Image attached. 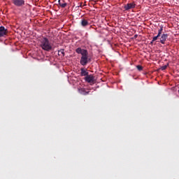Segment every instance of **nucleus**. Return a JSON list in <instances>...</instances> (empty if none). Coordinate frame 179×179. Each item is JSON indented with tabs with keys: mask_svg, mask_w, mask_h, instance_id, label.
Instances as JSON below:
<instances>
[{
	"mask_svg": "<svg viewBox=\"0 0 179 179\" xmlns=\"http://www.w3.org/2000/svg\"><path fill=\"white\" fill-rule=\"evenodd\" d=\"M41 48L44 51H51L52 50V45L50 43L49 39L43 38L41 41Z\"/></svg>",
	"mask_w": 179,
	"mask_h": 179,
	"instance_id": "obj_1",
	"label": "nucleus"
},
{
	"mask_svg": "<svg viewBox=\"0 0 179 179\" xmlns=\"http://www.w3.org/2000/svg\"><path fill=\"white\" fill-rule=\"evenodd\" d=\"M11 1L13 2V4L17 7H22L25 5L24 0H11Z\"/></svg>",
	"mask_w": 179,
	"mask_h": 179,
	"instance_id": "obj_2",
	"label": "nucleus"
},
{
	"mask_svg": "<svg viewBox=\"0 0 179 179\" xmlns=\"http://www.w3.org/2000/svg\"><path fill=\"white\" fill-rule=\"evenodd\" d=\"M76 54H80L83 56H88V52L87 50L82 49L81 48H78L76 49Z\"/></svg>",
	"mask_w": 179,
	"mask_h": 179,
	"instance_id": "obj_3",
	"label": "nucleus"
},
{
	"mask_svg": "<svg viewBox=\"0 0 179 179\" xmlns=\"http://www.w3.org/2000/svg\"><path fill=\"white\" fill-rule=\"evenodd\" d=\"M136 6V5L135 2L129 3L126 4V5H124V10L128 11L129 10L135 8Z\"/></svg>",
	"mask_w": 179,
	"mask_h": 179,
	"instance_id": "obj_4",
	"label": "nucleus"
},
{
	"mask_svg": "<svg viewBox=\"0 0 179 179\" xmlns=\"http://www.w3.org/2000/svg\"><path fill=\"white\" fill-rule=\"evenodd\" d=\"M88 63V55L82 56L81 59H80V64L82 66H85Z\"/></svg>",
	"mask_w": 179,
	"mask_h": 179,
	"instance_id": "obj_5",
	"label": "nucleus"
},
{
	"mask_svg": "<svg viewBox=\"0 0 179 179\" xmlns=\"http://www.w3.org/2000/svg\"><path fill=\"white\" fill-rule=\"evenodd\" d=\"M85 80L88 83H94V76L92 75L87 76L85 78Z\"/></svg>",
	"mask_w": 179,
	"mask_h": 179,
	"instance_id": "obj_6",
	"label": "nucleus"
},
{
	"mask_svg": "<svg viewBox=\"0 0 179 179\" xmlns=\"http://www.w3.org/2000/svg\"><path fill=\"white\" fill-rule=\"evenodd\" d=\"M8 34V29L5 27H0V37H3Z\"/></svg>",
	"mask_w": 179,
	"mask_h": 179,
	"instance_id": "obj_7",
	"label": "nucleus"
},
{
	"mask_svg": "<svg viewBox=\"0 0 179 179\" xmlns=\"http://www.w3.org/2000/svg\"><path fill=\"white\" fill-rule=\"evenodd\" d=\"M169 35L167 34H163L161 35L160 43L162 45L166 43V39L168 38Z\"/></svg>",
	"mask_w": 179,
	"mask_h": 179,
	"instance_id": "obj_8",
	"label": "nucleus"
},
{
	"mask_svg": "<svg viewBox=\"0 0 179 179\" xmlns=\"http://www.w3.org/2000/svg\"><path fill=\"white\" fill-rule=\"evenodd\" d=\"M80 71H81V73H80L81 76L87 77V76H90L87 69H85L84 68H81Z\"/></svg>",
	"mask_w": 179,
	"mask_h": 179,
	"instance_id": "obj_9",
	"label": "nucleus"
},
{
	"mask_svg": "<svg viewBox=\"0 0 179 179\" xmlns=\"http://www.w3.org/2000/svg\"><path fill=\"white\" fill-rule=\"evenodd\" d=\"M78 92L85 96L89 94L90 93V92L85 91L84 88H78Z\"/></svg>",
	"mask_w": 179,
	"mask_h": 179,
	"instance_id": "obj_10",
	"label": "nucleus"
},
{
	"mask_svg": "<svg viewBox=\"0 0 179 179\" xmlns=\"http://www.w3.org/2000/svg\"><path fill=\"white\" fill-rule=\"evenodd\" d=\"M81 25L85 27L89 25V22L87 20L85 19H82L81 20Z\"/></svg>",
	"mask_w": 179,
	"mask_h": 179,
	"instance_id": "obj_11",
	"label": "nucleus"
},
{
	"mask_svg": "<svg viewBox=\"0 0 179 179\" xmlns=\"http://www.w3.org/2000/svg\"><path fill=\"white\" fill-rule=\"evenodd\" d=\"M64 55H65V53H64V49H61L60 50L58 51V56L64 57Z\"/></svg>",
	"mask_w": 179,
	"mask_h": 179,
	"instance_id": "obj_12",
	"label": "nucleus"
},
{
	"mask_svg": "<svg viewBox=\"0 0 179 179\" xmlns=\"http://www.w3.org/2000/svg\"><path fill=\"white\" fill-rule=\"evenodd\" d=\"M60 6V7H62V8L66 7L67 6V3L66 2H64L63 3H60V4H59Z\"/></svg>",
	"mask_w": 179,
	"mask_h": 179,
	"instance_id": "obj_13",
	"label": "nucleus"
},
{
	"mask_svg": "<svg viewBox=\"0 0 179 179\" xmlns=\"http://www.w3.org/2000/svg\"><path fill=\"white\" fill-rule=\"evenodd\" d=\"M161 36V35L157 34V36H155L152 39V42H155L156 41L157 39H159V38Z\"/></svg>",
	"mask_w": 179,
	"mask_h": 179,
	"instance_id": "obj_14",
	"label": "nucleus"
},
{
	"mask_svg": "<svg viewBox=\"0 0 179 179\" xmlns=\"http://www.w3.org/2000/svg\"><path fill=\"white\" fill-rule=\"evenodd\" d=\"M163 29H164V27L161 25L160 26V29L158 30V35L162 34V32L163 31Z\"/></svg>",
	"mask_w": 179,
	"mask_h": 179,
	"instance_id": "obj_15",
	"label": "nucleus"
},
{
	"mask_svg": "<svg viewBox=\"0 0 179 179\" xmlns=\"http://www.w3.org/2000/svg\"><path fill=\"white\" fill-rule=\"evenodd\" d=\"M136 68H137L138 71H141L143 69V66H141V65H137Z\"/></svg>",
	"mask_w": 179,
	"mask_h": 179,
	"instance_id": "obj_16",
	"label": "nucleus"
},
{
	"mask_svg": "<svg viewBox=\"0 0 179 179\" xmlns=\"http://www.w3.org/2000/svg\"><path fill=\"white\" fill-rule=\"evenodd\" d=\"M168 66H169L168 64H167V65L162 66L161 67V70H162V71L166 70Z\"/></svg>",
	"mask_w": 179,
	"mask_h": 179,
	"instance_id": "obj_17",
	"label": "nucleus"
},
{
	"mask_svg": "<svg viewBox=\"0 0 179 179\" xmlns=\"http://www.w3.org/2000/svg\"><path fill=\"white\" fill-rule=\"evenodd\" d=\"M58 3H59V5L60 3H62L61 0H59V1H58Z\"/></svg>",
	"mask_w": 179,
	"mask_h": 179,
	"instance_id": "obj_18",
	"label": "nucleus"
},
{
	"mask_svg": "<svg viewBox=\"0 0 179 179\" xmlns=\"http://www.w3.org/2000/svg\"><path fill=\"white\" fill-rule=\"evenodd\" d=\"M154 41H151L150 44L152 45Z\"/></svg>",
	"mask_w": 179,
	"mask_h": 179,
	"instance_id": "obj_19",
	"label": "nucleus"
},
{
	"mask_svg": "<svg viewBox=\"0 0 179 179\" xmlns=\"http://www.w3.org/2000/svg\"><path fill=\"white\" fill-rule=\"evenodd\" d=\"M178 93H179V90H178Z\"/></svg>",
	"mask_w": 179,
	"mask_h": 179,
	"instance_id": "obj_20",
	"label": "nucleus"
}]
</instances>
